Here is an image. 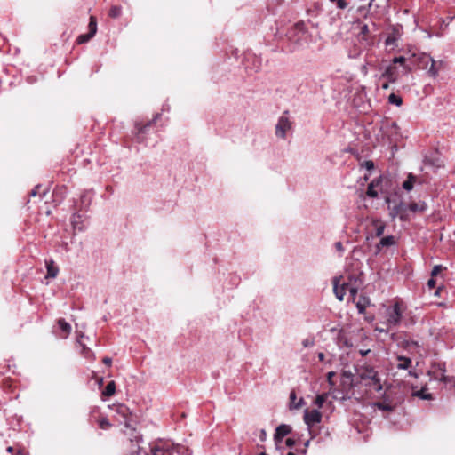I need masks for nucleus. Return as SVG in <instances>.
Masks as SVG:
<instances>
[{"label": "nucleus", "instance_id": "obj_41", "mask_svg": "<svg viewBox=\"0 0 455 455\" xmlns=\"http://www.w3.org/2000/svg\"><path fill=\"white\" fill-rule=\"evenodd\" d=\"M331 3H336L338 8L346 9L347 7V3L346 0H330Z\"/></svg>", "mask_w": 455, "mask_h": 455}, {"label": "nucleus", "instance_id": "obj_25", "mask_svg": "<svg viewBox=\"0 0 455 455\" xmlns=\"http://www.w3.org/2000/svg\"><path fill=\"white\" fill-rule=\"evenodd\" d=\"M121 14H122V7L120 5L111 6V8L109 10V13H108V15L111 18L116 19V18L120 17Z\"/></svg>", "mask_w": 455, "mask_h": 455}, {"label": "nucleus", "instance_id": "obj_43", "mask_svg": "<svg viewBox=\"0 0 455 455\" xmlns=\"http://www.w3.org/2000/svg\"><path fill=\"white\" fill-rule=\"evenodd\" d=\"M382 182V176H379L378 178H375L373 179L370 184H374V188H377L380 185V183Z\"/></svg>", "mask_w": 455, "mask_h": 455}, {"label": "nucleus", "instance_id": "obj_64", "mask_svg": "<svg viewBox=\"0 0 455 455\" xmlns=\"http://www.w3.org/2000/svg\"><path fill=\"white\" fill-rule=\"evenodd\" d=\"M46 195V191H44L42 194H40V197L43 198Z\"/></svg>", "mask_w": 455, "mask_h": 455}, {"label": "nucleus", "instance_id": "obj_39", "mask_svg": "<svg viewBox=\"0 0 455 455\" xmlns=\"http://www.w3.org/2000/svg\"><path fill=\"white\" fill-rule=\"evenodd\" d=\"M92 37V36H91L89 33L83 34L77 37L76 41L78 44H84V43H86L87 41H89Z\"/></svg>", "mask_w": 455, "mask_h": 455}, {"label": "nucleus", "instance_id": "obj_55", "mask_svg": "<svg viewBox=\"0 0 455 455\" xmlns=\"http://www.w3.org/2000/svg\"><path fill=\"white\" fill-rule=\"evenodd\" d=\"M393 313H400V307H399V304H398V303H395V304L394 305Z\"/></svg>", "mask_w": 455, "mask_h": 455}, {"label": "nucleus", "instance_id": "obj_48", "mask_svg": "<svg viewBox=\"0 0 455 455\" xmlns=\"http://www.w3.org/2000/svg\"><path fill=\"white\" fill-rule=\"evenodd\" d=\"M41 188V185H36L29 193L30 196H36L39 193V188Z\"/></svg>", "mask_w": 455, "mask_h": 455}, {"label": "nucleus", "instance_id": "obj_60", "mask_svg": "<svg viewBox=\"0 0 455 455\" xmlns=\"http://www.w3.org/2000/svg\"><path fill=\"white\" fill-rule=\"evenodd\" d=\"M13 451H14L13 447L9 446V447L7 448V452H9V453H12Z\"/></svg>", "mask_w": 455, "mask_h": 455}, {"label": "nucleus", "instance_id": "obj_35", "mask_svg": "<svg viewBox=\"0 0 455 455\" xmlns=\"http://www.w3.org/2000/svg\"><path fill=\"white\" fill-rule=\"evenodd\" d=\"M414 395L418 396V397H419L421 399H424V400H430L432 398V395L431 394H426L424 389H421L419 391L415 392Z\"/></svg>", "mask_w": 455, "mask_h": 455}, {"label": "nucleus", "instance_id": "obj_45", "mask_svg": "<svg viewBox=\"0 0 455 455\" xmlns=\"http://www.w3.org/2000/svg\"><path fill=\"white\" fill-rule=\"evenodd\" d=\"M335 376V372L334 371H330L327 373V381L329 382V384L331 386H334V382L332 380V378Z\"/></svg>", "mask_w": 455, "mask_h": 455}, {"label": "nucleus", "instance_id": "obj_17", "mask_svg": "<svg viewBox=\"0 0 455 455\" xmlns=\"http://www.w3.org/2000/svg\"><path fill=\"white\" fill-rule=\"evenodd\" d=\"M45 266L47 269L46 277L55 278L59 273V267L54 265V261L52 259L46 260Z\"/></svg>", "mask_w": 455, "mask_h": 455}, {"label": "nucleus", "instance_id": "obj_32", "mask_svg": "<svg viewBox=\"0 0 455 455\" xmlns=\"http://www.w3.org/2000/svg\"><path fill=\"white\" fill-rule=\"evenodd\" d=\"M366 195L371 198H376L378 196V192L374 188V184L369 183Z\"/></svg>", "mask_w": 455, "mask_h": 455}, {"label": "nucleus", "instance_id": "obj_38", "mask_svg": "<svg viewBox=\"0 0 455 455\" xmlns=\"http://www.w3.org/2000/svg\"><path fill=\"white\" fill-rule=\"evenodd\" d=\"M375 331H379V332H388L389 327L387 326V322L381 323L380 324H378L375 327Z\"/></svg>", "mask_w": 455, "mask_h": 455}, {"label": "nucleus", "instance_id": "obj_42", "mask_svg": "<svg viewBox=\"0 0 455 455\" xmlns=\"http://www.w3.org/2000/svg\"><path fill=\"white\" fill-rule=\"evenodd\" d=\"M385 230V225L380 224L376 228V236L379 237L383 235Z\"/></svg>", "mask_w": 455, "mask_h": 455}, {"label": "nucleus", "instance_id": "obj_53", "mask_svg": "<svg viewBox=\"0 0 455 455\" xmlns=\"http://www.w3.org/2000/svg\"><path fill=\"white\" fill-rule=\"evenodd\" d=\"M259 67H260V60H256L255 63H254V72H257L259 69Z\"/></svg>", "mask_w": 455, "mask_h": 455}, {"label": "nucleus", "instance_id": "obj_26", "mask_svg": "<svg viewBox=\"0 0 455 455\" xmlns=\"http://www.w3.org/2000/svg\"><path fill=\"white\" fill-rule=\"evenodd\" d=\"M97 32V21L96 18L93 16L90 17V22H89V34L91 36H94Z\"/></svg>", "mask_w": 455, "mask_h": 455}, {"label": "nucleus", "instance_id": "obj_58", "mask_svg": "<svg viewBox=\"0 0 455 455\" xmlns=\"http://www.w3.org/2000/svg\"><path fill=\"white\" fill-rule=\"evenodd\" d=\"M409 375L411 376V377H414V378L418 377L417 373L415 371H409Z\"/></svg>", "mask_w": 455, "mask_h": 455}, {"label": "nucleus", "instance_id": "obj_29", "mask_svg": "<svg viewBox=\"0 0 455 455\" xmlns=\"http://www.w3.org/2000/svg\"><path fill=\"white\" fill-rule=\"evenodd\" d=\"M341 376L344 383L353 384L354 374L350 371H343Z\"/></svg>", "mask_w": 455, "mask_h": 455}, {"label": "nucleus", "instance_id": "obj_40", "mask_svg": "<svg viewBox=\"0 0 455 455\" xmlns=\"http://www.w3.org/2000/svg\"><path fill=\"white\" fill-rule=\"evenodd\" d=\"M361 166L365 168L368 171H371L374 169V163L371 160L364 161L361 164Z\"/></svg>", "mask_w": 455, "mask_h": 455}, {"label": "nucleus", "instance_id": "obj_15", "mask_svg": "<svg viewBox=\"0 0 455 455\" xmlns=\"http://www.w3.org/2000/svg\"><path fill=\"white\" fill-rule=\"evenodd\" d=\"M118 414H120L124 418V424L125 427L132 428V424L129 419L130 411L129 408L125 405H119L116 409Z\"/></svg>", "mask_w": 455, "mask_h": 455}, {"label": "nucleus", "instance_id": "obj_9", "mask_svg": "<svg viewBox=\"0 0 455 455\" xmlns=\"http://www.w3.org/2000/svg\"><path fill=\"white\" fill-rule=\"evenodd\" d=\"M131 443L136 442L137 449L132 450L130 455H148L146 451L139 446V443L142 442V437L136 432L134 428H132V434L130 437Z\"/></svg>", "mask_w": 455, "mask_h": 455}, {"label": "nucleus", "instance_id": "obj_14", "mask_svg": "<svg viewBox=\"0 0 455 455\" xmlns=\"http://www.w3.org/2000/svg\"><path fill=\"white\" fill-rule=\"evenodd\" d=\"M391 62L402 69V74H408L411 72V67L407 64V60L405 57H395L392 59Z\"/></svg>", "mask_w": 455, "mask_h": 455}, {"label": "nucleus", "instance_id": "obj_10", "mask_svg": "<svg viewBox=\"0 0 455 455\" xmlns=\"http://www.w3.org/2000/svg\"><path fill=\"white\" fill-rule=\"evenodd\" d=\"M333 284V291L339 300L343 299L346 291H349L351 293L356 292V289L351 287L347 283H344L341 287H339L337 283V279H334Z\"/></svg>", "mask_w": 455, "mask_h": 455}, {"label": "nucleus", "instance_id": "obj_56", "mask_svg": "<svg viewBox=\"0 0 455 455\" xmlns=\"http://www.w3.org/2000/svg\"><path fill=\"white\" fill-rule=\"evenodd\" d=\"M389 84H392L391 82H388V80H386V82L382 84V89L387 90L389 88Z\"/></svg>", "mask_w": 455, "mask_h": 455}, {"label": "nucleus", "instance_id": "obj_36", "mask_svg": "<svg viewBox=\"0 0 455 455\" xmlns=\"http://www.w3.org/2000/svg\"><path fill=\"white\" fill-rule=\"evenodd\" d=\"M81 204H83V206H84L85 208L88 207L91 204V201H92V198L90 196H88L87 194H83L81 196Z\"/></svg>", "mask_w": 455, "mask_h": 455}, {"label": "nucleus", "instance_id": "obj_19", "mask_svg": "<svg viewBox=\"0 0 455 455\" xmlns=\"http://www.w3.org/2000/svg\"><path fill=\"white\" fill-rule=\"evenodd\" d=\"M416 176L412 173H409L407 180L403 183V188L406 191H411L413 188L414 183L416 182Z\"/></svg>", "mask_w": 455, "mask_h": 455}, {"label": "nucleus", "instance_id": "obj_61", "mask_svg": "<svg viewBox=\"0 0 455 455\" xmlns=\"http://www.w3.org/2000/svg\"><path fill=\"white\" fill-rule=\"evenodd\" d=\"M266 436V432L265 430H261V435H260V439L263 440Z\"/></svg>", "mask_w": 455, "mask_h": 455}, {"label": "nucleus", "instance_id": "obj_13", "mask_svg": "<svg viewBox=\"0 0 455 455\" xmlns=\"http://www.w3.org/2000/svg\"><path fill=\"white\" fill-rule=\"evenodd\" d=\"M369 27L367 24H363L360 27V32L358 34V38L361 42H364V44L368 46L371 45L373 44V41L369 36Z\"/></svg>", "mask_w": 455, "mask_h": 455}, {"label": "nucleus", "instance_id": "obj_54", "mask_svg": "<svg viewBox=\"0 0 455 455\" xmlns=\"http://www.w3.org/2000/svg\"><path fill=\"white\" fill-rule=\"evenodd\" d=\"M317 357H318L319 361L323 362L325 359V355L323 352H319L317 355Z\"/></svg>", "mask_w": 455, "mask_h": 455}, {"label": "nucleus", "instance_id": "obj_1", "mask_svg": "<svg viewBox=\"0 0 455 455\" xmlns=\"http://www.w3.org/2000/svg\"><path fill=\"white\" fill-rule=\"evenodd\" d=\"M288 40L293 42L299 46H303L308 43L309 33L303 21L295 23L286 33Z\"/></svg>", "mask_w": 455, "mask_h": 455}, {"label": "nucleus", "instance_id": "obj_28", "mask_svg": "<svg viewBox=\"0 0 455 455\" xmlns=\"http://www.w3.org/2000/svg\"><path fill=\"white\" fill-rule=\"evenodd\" d=\"M388 102L390 104L395 105L397 107H400L403 104V99L395 93H391L388 96Z\"/></svg>", "mask_w": 455, "mask_h": 455}, {"label": "nucleus", "instance_id": "obj_24", "mask_svg": "<svg viewBox=\"0 0 455 455\" xmlns=\"http://www.w3.org/2000/svg\"><path fill=\"white\" fill-rule=\"evenodd\" d=\"M116 392V383L115 381H109L102 391V395L105 396H111Z\"/></svg>", "mask_w": 455, "mask_h": 455}, {"label": "nucleus", "instance_id": "obj_57", "mask_svg": "<svg viewBox=\"0 0 455 455\" xmlns=\"http://www.w3.org/2000/svg\"><path fill=\"white\" fill-rule=\"evenodd\" d=\"M371 352L370 349H367V350H360V354L363 355V356H365L366 355H368L369 353Z\"/></svg>", "mask_w": 455, "mask_h": 455}, {"label": "nucleus", "instance_id": "obj_12", "mask_svg": "<svg viewBox=\"0 0 455 455\" xmlns=\"http://www.w3.org/2000/svg\"><path fill=\"white\" fill-rule=\"evenodd\" d=\"M169 445L162 441H159L150 447L151 455H167Z\"/></svg>", "mask_w": 455, "mask_h": 455}, {"label": "nucleus", "instance_id": "obj_33", "mask_svg": "<svg viewBox=\"0 0 455 455\" xmlns=\"http://www.w3.org/2000/svg\"><path fill=\"white\" fill-rule=\"evenodd\" d=\"M338 339L340 344L347 347H351L353 346L352 342L343 336L342 331L339 332Z\"/></svg>", "mask_w": 455, "mask_h": 455}, {"label": "nucleus", "instance_id": "obj_62", "mask_svg": "<svg viewBox=\"0 0 455 455\" xmlns=\"http://www.w3.org/2000/svg\"><path fill=\"white\" fill-rule=\"evenodd\" d=\"M15 455H26L22 451H17Z\"/></svg>", "mask_w": 455, "mask_h": 455}, {"label": "nucleus", "instance_id": "obj_50", "mask_svg": "<svg viewBox=\"0 0 455 455\" xmlns=\"http://www.w3.org/2000/svg\"><path fill=\"white\" fill-rule=\"evenodd\" d=\"M427 285L430 289H434L436 285V282L435 280L434 279V277L431 276V278L428 280L427 282Z\"/></svg>", "mask_w": 455, "mask_h": 455}, {"label": "nucleus", "instance_id": "obj_49", "mask_svg": "<svg viewBox=\"0 0 455 455\" xmlns=\"http://www.w3.org/2000/svg\"><path fill=\"white\" fill-rule=\"evenodd\" d=\"M295 443H296V442H295V440H294V439H292V438H287V439L285 440V444H286V446H288V447H290V448L293 447V446L295 445Z\"/></svg>", "mask_w": 455, "mask_h": 455}, {"label": "nucleus", "instance_id": "obj_23", "mask_svg": "<svg viewBox=\"0 0 455 455\" xmlns=\"http://www.w3.org/2000/svg\"><path fill=\"white\" fill-rule=\"evenodd\" d=\"M374 407H376L379 410L385 411H394V408H395L393 405H391L386 400H384L383 402L374 403Z\"/></svg>", "mask_w": 455, "mask_h": 455}, {"label": "nucleus", "instance_id": "obj_2", "mask_svg": "<svg viewBox=\"0 0 455 455\" xmlns=\"http://www.w3.org/2000/svg\"><path fill=\"white\" fill-rule=\"evenodd\" d=\"M420 64L422 68L427 69L428 76L433 78H435L440 70L444 67V62L443 60H435L427 53H423L420 57Z\"/></svg>", "mask_w": 455, "mask_h": 455}, {"label": "nucleus", "instance_id": "obj_31", "mask_svg": "<svg viewBox=\"0 0 455 455\" xmlns=\"http://www.w3.org/2000/svg\"><path fill=\"white\" fill-rule=\"evenodd\" d=\"M290 400H291V406L295 409L300 408L304 403V400L302 398H300L298 403H296V404L294 403V401L296 400V394L294 391L291 392Z\"/></svg>", "mask_w": 455, "mask_h": 455}, {"label": "nucleus", "instance_id": "obj_4", "mask_svg": "<svg viewBox=\"0 0 455 455\" xmlns=\"http://www.w3.org/2000/svg\"><path fill=\"white\" fill-rule=\"evenodd\" d=\"M288 114V110L284 111L283 115L279 117L278 122L275 125V135L278 138L284 139L286 137V132L291 129L292 123L289 119Z\"/></svg>", "mask_w": 455, "mask_h": 455}, {"label": "nucleus", "instance_id": "obj_59", "mask_svg": "<svg viewBox=\"0 0 455 455\" xmlns=\"http://www.w3.org/2000/svg\"><path fill=\"white\" fill-rule=\"evenodd\" d=\"M365 319H366L367 321H371V320H373V315H366V317H365Z\"/></svg>", "mask_w": 455, "mask_h": 455}, {"label": "nucleus", "instance_id": "obj_6", "mask_svg": "<svg viewBox=\"0 0 455 455\" xmlns=\"http://www.w3.org/2000/svg\"><path fill=\"white\" fill-rule=\"evenodd\" d=\"M401 75H403L402 69L398 66L390 62L385 68V70L381 74L379 79H386L388 80V82L395 83Z\"/></svg>", "mask_w": 455, "mask_h": 455}, {"label": "nucleus", "instance_id": "obj_47", "mask_svg": "<svg viewBox=\"0 0 455 455\" xmlns=\"http://www.w3.org/2000/svg\"><path fill=\"white\" fill-rule=\"evenodd\" d=\"M302 345L304 347H309L314 345V340L310 339H306L302 341Z\"/></svg>", "mask_w": 455, "mask_h": 455}, {"label": "nucleus", "instance_id": "obj_51", "mask_svg": "<svg viewBox=\"0 0 455 455\" xmlns=\"http://www.w3.org/2000/svg\"><path fill=\"white\" fill-rule=\"evenodd\" d=\"M444 371H445V370H444V369H442L441 377L435 376V379H439V380H441V381H443V382H446V381H447V378H446V376L444 375Z\"/></svg>", "mask_w": 455, "mask_h": 455}, {"label": "nucleus", "instance_id": "obj_16", "mask_svg": "<svg viewBox=\"0 0 455 455\" xmlns=\"http://www.w3.org/2000/svg\"><path fill=\"white\" fill-rule=\"evenodd\" d=\"M407 208L412 212H425L427 210V204L424 201L411 202Z\"/></svg>", "mask_w": 455, "mask_h": 455}, {"label": "nucleus", "instance_id": "obj_44", "mask_svg": "<svg viewBox=\"0 0 455 455\" xmlns=\"http://www.w3.org/2000/svg\"><path fill=\"white\" fill-rule=\"evenodd\" d=\"M100 427L103 429H106L108 428V427H110V423L108 422V420L107 419H103L100 421Z\"/></svg>", "mask_w": 455, "mask_h": 455}, {"label": "nucleus", "instance_id": "obj_18", "mask_svg": "<svg viewBox=\"0 0 455 455\" xmlns=\"http://www.w3.org/2000/svg\"><path fill=\"white\" fill-rule=\"evenodd\" d=\"M395 243V240L394 235H387L383 237L380 242L376 246V253H379L383 247H388L394 245Z\"/></svg>", "mask_w": 455, "mask_h": 455}, {"label": "nucleus", "instance_id": "obj_8", "mask_svg": "<svg viewBox=\"0 0 455 455\" xmlns=\"http://www.w3.org/2000/svg\"><path fill=\"white\" fill-rule=\"evenodd\" d=\"M322 420V413L318 409L308 411L305 410L304 421L308 427L320 423Z\"/></svg>", "mask_w": 455, "mask_h": 455}, {"label": "nucleus", "instance_id": "obj_11", "mask_svg": "<svg viewBox=\"0 0 455 455\" xmlns=\"http://www.w3.org/2000/svg\"><path fill=\"white\" fill-rule=\"evenodd\" d=\"M291 432V427L289 425L286 424H281L279 425L276 429L275 433L274 435V439L276 443L282 442L283 437L288 435Z\"/></svg>", "mask_w": 455, "mask_h": 455}, {"label": "nucleus", "instance_id": "obj_5", "mask_svg": "<svg viewBox=\"0 0 455 455\" xmlns=\"http://www.w3.org/2000/svg\"><path fill=\"white\" fill-rule=\"evenodd\" d=\"M360 376L362 379L371 380L372 386L376 391L379 392L382 390V385L379 377V373L372 367H365L360 373Z\"/></svg>", "mask_w": 455, "mask_h": 455}, {"label": "nucleus", "instance_id": "obj_37", "mask_svg": "<svg viewBox=\"0 0 455 455\" xmlns=\"http://www.w3.org/2000/svg\"><path fill=\"white\" fill-rule=\"evenodd\" d=\"M446 269L445 267H443L442 265H435L432 271H431V276H436L439 273H441L443 270Z\"/></svg>", "mask_w": 455, "mask_h": 455}, {"label": "nucleus", "instance_id": "obj_46", "mask_svg": "<svg viewBox=\"0 0 455 455\" xmlns=\"http://www.w3.org/2000/svg\"><path fill=\"white\" fill-rule=\"evenodd\" d=\"M334 245H335L336 250H337L340 254H342V253H343V251H344V246H343L342 243H341V242H336Z\"/></svg>", "mask_w": 455, "mask_h": 455}, {"label": "nucleus", "instance_id": "obj_34", "mask_svg": "<svg viewBox=\"0 0 455 455\" xmlns=\"http://www.w3.org/2000/svg\"><path fill=\"white\" fill-rule=\"evenodd\" d=\"M396 40H397V36L395 33H393L392 35H388V36L386 38L385 44L387 46L395 45Z\"/></svg>", "mask_w": 455, "mask_h": 455}, {"label": "nucleus", "instance_id": "obj_27", "mask_svg": "<svg viewBox=\"0 0 455 455\" xmlns=\"http://www.w3.org/2000/svg\"><path fill=\"white\" fill-rule=\"evenodd\" d=\"M327 398H328L327 393H323L316 396L314 403L318 407V410L323 407V405L326 402Z\"/></svg>", "mask_w": 455, "mask_h": 455}, {"label": "nucleus", "instance_id": "obj_30", "mask_svg": "<svg viewBox=\"0 0 455 455\" xmlns=\"http://www.w3.org/2000/svg\"><path fill=\"white\" fill-rule=\"evenodd\" d=\"M370 303L367 298H363L356 303L358 313H363L366 309L367 305Z\"/></svg>", "mask_w": 455, "mask_h": 455}, {"label": "nucleus", "instance_id": "obj_22", "mask_svg": "<svg viewBox=\"0 0 455 455\" xmlns=\"http://www.w3.org/2000/svg\"><path fill=\"white\" fill-rule=\"evenodd\" d=\"M387 316V324L389 329L392 326L397 325L401 321L402 315H386Z\"/></svg>", "mask_w": 455, "mask_h": 455}, {"label": "nucleus", "instance_id": "obj_52", "mask_svg": "<svg viewBox=\"0 0 455 455\" xmlns=\"http://www.w3.org/2000/svg\"><path fill=\"white\" fill-rule=\"evenodd\" d=\"M103 363L107 366H110L112 364V359L110 357H104Z\"/></svg>", "mask_w": 455, "mask_h": 455}, {"label": "nucleus", "instance_id": "obj_21", "mask_svg": "<svg viewBox=\"0 0 455 455\" xmlns=\"http://www.w3.org/2000/svg\"><path fill=\"white\" fill-rule=\"evenodd\" d=\"M283 0H267V8L269 13L276 14L277 7L281 5Z\"/></svg>", "mask_w": 455, "mask_h": 455}, {"label": "nucleus", "instance_id": "obj_63", "mask_svg": "<svg viewBox=\"0 0 455 455\" xmlns=\"http://www.w3.org/2000/svg\"><path fill=\"white\" fill-rule=\"evenodd\" d=\"M76 217L80 218V217H81V215H80L79 213H76V214H74V215H73V217H72V218L75 220V219H76Z\"/></svg>", "mask_w": 455, "mask_h": 455}, {"label": "nucleus", "instance_id": "obj_7", "mask_svg": "<svg viewBox=\"0 0 455 455\" xmlns=\"http://www.w3.org/2000/svg\"><path fill=\"white\" fill-rule=\"evenodd\" d=\"M53 333L60 339H66L71 331V325L64 319H59L57 325L53 328Z\"/></svg>", "mask_w": 455, "mask_h": 455}, {"label": "nucleus", "instance_id": "obj_20", "mask_svg": "<svg viewBox=\"0 0 455 455\" xmlns=\"http://www.w3.org/2000/svg\"><path fill=\"white\" fill-rule=\"evenodd\" d=\"M399 363L397 364L398 369L407 370L411 365V359L406 356L400 355L397 357Z\"/></svg>", "mask_w": 455, "mask_h": 455}, {"label": "nucleus", "instance_id": "obj_3", "mask_svg": "<svg viewBox=\"0 0 455 455\" xmlns=\"http://www.w3.org/2000/svg\"><path fill=\"white\" fill-rule=\"evenodd\" d=\"M159 114H156V116L151 120L147 122L146 124H141L140 122H136L134 124V139L138 143H145L146 142V134L151 126L155 124L156 120L158 118Z\"/></svg>", "mask_w": 455, "mask_h": 455}]
</instances>
